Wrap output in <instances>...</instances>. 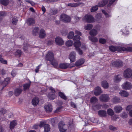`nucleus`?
<instances>
[{
  "mask_svg": "<svg viewBox=\"0 0 132 132\" xmlns=\"http://www.w3.org/2000/svg\"><path fill=\"white\" fill-rule=\"evenodd\" d=\"M75 34L77 35L75 36L73 38V40L74 41V46L75 48L79 52L80 54L82 53V52L79 49V47L81 45V43L80 41V36H81V33L77 30L75 31Z\"/></svg>",
  "mask_w": 132,
  "mask_h": 132,
  "instance_id": "1",
  "label": "nucleus"
},
{
  "mask_svg": "<svg viewBox=\"0 0 132 132\" xmlns=\"http://www.w3.org/2000/svg\"><path fill=\"white\" fill-rule=\"evenodd\" d=\"M97 98L95 96H93L92 97L90 100V102L92 104L93 109L94 110H98L101 107L98 104L95 103L98 101Z\"/></svg>",
  "mask_w": 132,
  "mask_h": 132,
  "instance_id": "2",
  "label": "nucleus"
},
{
  "mask_svg": "<svg viewBox=\"0 0 132 132\" xmlns=\"http://www.w3.org/2000/svg\"><path fill=\"white\" fill-rule=\"evenodd\" d=\"M58 127L60 132H65L67 130L68 127L63 122H61L59 124Z\"/></svg>",
  "mask_w": 132,
  "mask_h": 132,
  "instance_id": "3",
  "label": "nucleus"
},
{
  "mask_svg": "<svg viewBox=\"0 0 132 132\" xmlns=\"http://www.w3.org/2000/svg\"><path fill=\"white\" fill-rule=\"evenodd\" d=\"M49 90L51 92L48 93V97L50 100H53L55 99L56 96L55 94V91L53 88L52 87H50L49 88Z\"/></svg>",
  "mask_w": 132,
  "mask_h": 132,
  "instance_id": "4",
  "label": "nucleus"
},
{
  "mask_svg": "<svg viewBox=\"0 0 132 132\" xmlns=\"http://www.w3.org/2000/svg\"><path fill=\"white\" fill-rule=\"evenodd\" d=\"M82 20L87 22L91 23L95 21V19L91 15H86L82 18Z\"/></svg>",
  "mask_w": 132,
  "mask_h": 132,
  "instance_id": "5",
  "label": "nucleus"
},
{
  "mask_svg": "<svg viewBox=\"0 0 132 132\" xmlns=\"http://www.w3.org/2000/svg\"><path fill=\"white\" fill-rule=\"evenodd\" d=\"M121 86L123 89L125 90H129L132 88V85L129 82H125L121 85Z\"/></svg>",
  "mask_w": 132,
  "mask_h": 132,
  "instance_id": "6",
  "label": "nucleus"
},
{
  "mask_svg": "<svg viewBox=\"0 0 132 132\" xmlns=\"http://www.w3.org/2000/svg\"><path fill=\"white\" fill-rule=\"evenodd\" d=\"M60 19L62 21L65 22H68L70 21V17L66 15L63 14L61 15Z\"/></svg>",
  "mask_w": 132,
  "mask_h": 132,
  "instance_id": "7",
  "label": "nucleus"
},
{
  "mask_svg": "<svg viewBox=\"0 0 132 132\" xmlns=\"http://www.w3.org/2000/svg\"><path fill=\"white\" fill-rule=\"evenodd\" d=\"M111 64L113 67H120L122 66L123 63L121 61L118 60L116 61H112Z\"/></svg>",
  "mask_w": 132,
  "mask_h": 132,
  "instance_id": "8",
  "label": "nucleus"
},
{
  "mask_svg": "<svg viewBox=\"0 0 132 132\" xmlns=\"http://www.w3.org/2000/svg\"><path fill=\"white\" fill-rule=\"evenodd\" d=\"M132 74V70L129 68L125 70L123 73L124 76L125 77L127 78L131 77Z\"/></svg>",
  "mask_w": 132,
  "mask_h": 132,
  "instance_id": "9",
  "label": "nucleus"
},
{
  "mask_svg": "<svg viewBox=\"0 0 132 132\" xmlns=\"http://www.w3.org/2000/svg\"><path fill=\"white\" fill-rule=\"evenodd\" d=\"M53 59H54V55L53 52L51 51H49L46 55V60L51 62Z\"/></svg>",
  "mask_w": 132,
  "mask_h": 132,
  "instance_id": "10",
  "label": "nucleus"
},
{
  "mask_svg": "<svg viewBox=\"0 0 132 132\" xmlns=\"http://www.w3.org/2000/svg\"><path fill=\"white\" fill-rule=\"evenodd\" d=\"M75 65L73 64H70L68 63H63L60 64L59 65V67L60 68L65 69L67 68L68 67L72 68L74 67Z\"/></svg>",
  "mask_w": 132,
  "mask_h": 132,
  "instance_id": "11",
  "label": "nucleus"
},
{
  "mask_svg": "<svg viewBox=\"0 0 132 132\" xmlns=\"http://www.w3.org/2000/svg\"><path fill=\"white\" fill-rule=\"evenodd\" d=\"M122 47L114 46H111L109 47L110 50L111 51L114 52L116 51H122Z\"/></svg>",
  "mask_w": 132,
  "mask_h": 132,
  "instance_id": "12",
  "label": "nucleus"
},
{
  "mask_svg": "<svg viewBox=\"0 0 132 132\" xmlns=\"http://www.w3.org/2000/svg\"><path fill=\"white\" fill-rule=\"evenodd\" d=\"M99 99L102 102H106L108 101L109 98L108 95L103 94L100 97Z\"/></svg>",
  "mask_w": 132,
  "mask_h": 132,
  "instance_id": "13",
  "label": "nucleus"
},
{
  "mask_svg": "<svg viewBox=\"0 0 132 132\" xmlns=\"http://www.w3.org/2000/svg\"><path fill=\"white\" fill-rule=\"evenodd\" d=\"M44 108L45 111L47 113L51 112L53 110L52 106L50 104L45 105L44 106Z\"/></svg>",
  "mask_w": 132,
  "mask_h": 132,
  "instance_id": "14",
  "label": "nucleus"
},
{
  "mask_svg": "<svg viewBox=\"0 0 132 132\" xmlns=\"http://www.w3.org/2000/svg\"><path fill=\"white\" fill-rule=\"evenodd\" d=\"M55 41L56 44L61 45L63 44L64 42L62 39L60 37H57L55 38Z\"/></svg>",
  "mask_w": 132,
  "mask_h": 132,
  "instance_id": "15",
  "label": "nucleus"
},
{
  "mask_svg": "<svg viewBox=\"0 0 132 132\" xmlns=\"http://www.w3.org/2000/svg\"><path fill=\"white\" fill-rule=\"evenodd\" d=\"M76 54L74 52H71L69 55V58L71 62H73L75 60Z\"/></svg>",
  "mask_w": 132,
  "mask_h": 132,
  "instance_id": "16",
  "label": "nucleus"
},
{
  "mask_svg": "<svg viewBox=\"0 0 132 132\" xmlns=\"http://www.w3.org/2000/svg\"><path fill=\"white\" fill-rule=\"evenodd\" d=\"M101 88L98 86L95 89L94 93L96 96H98L102 93Z\"/></svg>",
  "mask_w": 132,
  "mask_h": 132,
  "instance_id": "17",
  "label": "nucleus"
},
{
  "mask_svg": "<svg viewBox=\"0 0 132 132\" xmlns=\"http://www.w3.org/2000/svg\"><path fill=\"white\" fill-rule=\"evenodd\" d=\"M119 93L120 96L124 97H127L129 95L127 92L123 90H121L119 92Z\"/></svg>",
  "mask_w": 132,
  "mask_h": 132,
  "instance_id": "18",
  "label": "nucleus"
},
{
  "mask_svg": "<svg viewBox=\"0 0 132 132\" xmlns=\"http://www.w3.org/2000/svg\"><path fill=\"white\" fill-rule=\"evenodd\" d=\"M114 109L116 113H119L122 111V109L121 106H116L114 107Z\"/></svg>",
  "mask_w": 132,
  "mask_h": 132,
  "instance_id": "19",
  "label": "nucleus"
},
{
  "mask_svg": "<svg viewBox=\"0 0 132 132\" xmlns=\"http://www.w3.org/2000/svg\"><path fill=\"white\" fill-rule=\"evenodd\" d=\"M46 36L45 31L43 29H41L40 31L39 36L40 38H42Z\"/></svg>",
  "mask_w": 132,
  "mask_h": 132,
  "instance_id": "20",
  "label": "nucleus"
},
{
  "mask_svg": "<svg viewBox=\"0 0 132 132\" xmlns=\"http://www.w3.org/2000/svg\"><path fill=\"white\" fill-rule=\"evenodd\" d=\"M101 85L105 89H107L109 87V84L106 81H102L101 82Z\"/></svg>",
  "mask_w": 132,
  "mask_h": 132,
  "instance_id": "21",
  "label": "nucleus"
},
{
  "mask_svg": "<svg viewBox=\"0 0 132 132\" xmlns=\"http://www.w3.org/2000/svg\"><path fill=\"white\" fill-rule=\"evenodd\" d=\"M84 59H81L76 62L75 65L77 66H79L82 64L84 63Z\"/></svg>",
  "mask_w": 132,
  "mask_h": 132,
  "instance_id": "22",
  "label": "nucleus"
},
{
  "mask_svg": "<svg viewBox=\"0 0 132 132\" xmlns=\"http://www.w3.org/2000/svg\"><path fill=\"white\" fill-rule=\"evenodd\" d=\"M17 125V122L16 120H13L10 122V127L11 129H13Z\"/></svg>",
  "mask_w": 132,
  "mask_h": 132,
  "instance_id": "23",
  "label": "nucleus"
},
{
  "mask_svg": "<svg viewBox=\"0 0 132 132\" xmlns=\"http://www.w3.org/2000/svg\"><path fill=\"white\" fill-rule=\"evenodd\" d=\"M98 113V115L101 117H105L106 116V111L102 110L99 111Z\"/></svg>",
  "mask_w": 132,
  "mask_h": 132,
  "instance_id": "24",
  "label": "nucleus"
},
{
  "mask_svg": "<svg viewBox=\"0 0 132 132\" xmlns=\"http://www.w3.org/2000/svg\"><path fill=\"white\" fill-rule=\"evenodd\" d=\"M89 39L93 42L96 43L98 41V38L95 37L89 36L88 37Z\"/></svg>",
  "mask_w": 132,
  "mask_h": 132,
  "instance_id": "25",
  "label": "nucleus"
},
{
  "mask_svg": "<svg viewBox=\"0 0 132 132\" xmlns=\"http://www.w3.org/2000/svg\"><path fill=\"white\" fill-rule=\"evenodd\" d=\"M27 23L29 25H33L35 23V20L33 18H29L27 20Z\"/></svg>",
  "mask_w": 132,
  "mask_h": 132,
  "instance_id": "26",
  "label": "nucleus"
},
{
  "mask_svg": "<svg viewBox=\"0 0 132 132\" xmlns=\"http://www.w3.org/2000/svg\"><path fill=\"white\" fill-rule=\"evenodd\" d=\"M93 28V25L90 24H88L85 25L84 28L86 30H90Z\"/></svg>",
  "mask_w": 132,
  "mask_h": 132,
  "instance_id": "27",
  "label": "nucleus"
},
{
  "mask_svg": "<svg viewBox=\"0 0 132 132\" xmlns=\"http://www.w3.org/2000/svg\"><path fill=\"white\" fill-rule=\"evenodd\" d=\"M89 34L92 36H95L97 34V32L95 29H93L90 31Z\"/></svg>",
  "mask_w": 132,
  "mask_h": 132,
  "instance_id": "28",
  "label": "nucleus"
},
{
  "mask_svg": "<svg viewBox=\"0 0 132 132\" xmlns=\"http://www.w3.org/2000/svg\"><path fill=\"white\" fill-rule=\"evenodd\" d=\"M50 126L48 124H46L44 126V132H48L50 130Z\"/></svg>",
  "mask_w": 132,
  "mask_h": 132,
  "instance_id": "29",
  "label": "nucleus"
},
{
  "mask_svg": "<svg viewBox=\"0 0 132 132\" xmlns=\"http://www.w3.org/2000/svg\"><path fill=\"white\" fill-rule=\"evenodd\" d=\"M39 102L38 98L37 97H35L32 99V103L34 105H36Z\"/></svg>",
  "mask_w": 132,
  "mask_h": 132,
  "instance_id": "30",
  "label": "nucleus"
},
{
  "mask_svg": "<svg viewBox=\"0 0 132 132\" xmlns=\"http://www.w3.org/2000/svg\"><path fill=\"white\" fill-rule=\"evenodd\" d=\"M50 63L55 68L58 65L57 61L54 59L51 62H50Z\"/></svg>",
  "mask_w": 132,
  "mask_h": 132,
  "instance_id": "31",
  "label": "nucleus"
},
{
  "mask_svg": "<svg viewBox=\"0 0 132 132\" xmlns=\"http://www.w3.org/2000/svg\"><path fill=\"white\" fill-rule=\"evenodd\" d=\"M121 79V77L120 75L115 76L114 79V82H116L120 81Z\"/></svg>",
  "mask_w": 132,
  "mask_h": 132,
  "instance_id": "32",
  "label": "nucleus"
},
{
  "mask_svg": "<svg viewBox=\"0 0 132 132\" xmlns=\"http://www.w3.org/2000/svg\"><path fill=\"white\" fill-rule=\"evenodd\" d=\"M22 90L21 89L18 88L16 89L14 91V94L16 96L19 95L21 93Z\"/></svg>",
  "mask_w": 132,
  "mask_h": 132,
  "instance_id": "33",
  "label": "nucleus"
},
{
  "mask_svg": "<svg viewBox=\"0 0 132 132\" xmlns=\"http://www.w3.org/2000/svg\"><path fill=\"white\" fill-rule=\"evenodd\" d=\"M10 79V78H6L3 82V86H4V87L6 86L8 84Z\"/></svg>",
  "mask_w": 132,
  "mask_h": 132,
  "instance_id": "34",
  "label": "nucleus"
},
{
  "mask_svg": "<svg viewBox=\"0 0 132 132\" xmlns=\"http://www.w3.org/2000/svg\"><path fill=\"white\" fill-rule=\"evenodd\" d=\"M112 101L113 103H116L120 102V99L118 97H115L112 99Z\"/></svg>",
  "mask_w": 132,
  "mask_h": 132,
  "instance_id": "35",
  "label": "nucleus"
},
{
  "mask_svg": "<svg viewBox=\"0 0 132 132\" xmlns=\"http://www.w3.org/2000/svg\"><path fill=\"white\" fill-rule=\"evenodd\" d=\"M122 51H126L129 52H132V47L125 48L122 47Z\"/></svg>",
  "mask_w": 132,
  "mask_h": 132,
  "instance_id": "36",
  "label": "nucleus"
},
{
  "mask_svg": "<svg viewBox=\"0 0 132 132\" xmlns=\"http://www.w3.org/2000/svg\"><path fill=\"white\" fill-rule=\"evenodd\" d=\"M39 30L38 28V27H36L34 28L32 31V34L34 35H36L38 34Z\"/></svg>",
  "mask_w": 132,
  "mask_h": 132,
  "instance_id": "37",
  "label": "nucleus"
},
{
  "mask_svg": "<svg viewBox=\"0 0 132 132\" xmlns=\"http://www.w3.org/2000/svg\"><path fill=\"white\" fill-rule=\"evenodd\" d=\"M74 33L73 31L70 32L68 36V37L69 39L73 38L74 36Z\"/></svg>",
  "mask_w": 132,
  "mask_h": 132,
  "instance_id": "38",
  "label": "nucleus"
},
{
  "mask_svg": "<svg viewBox=\"0 0 132 132\" xmlns=\"http://www.w3.org/2000/svg\"><path fill=\"white\" fill-rule=\"evenodd\" d=\"M0 2L2 4L6 6L8 4L9 1L8 0H1Z\"/></svg>",
  "mask_w": 132,
  "mask_h": 132,
  "instance_id": "39",
  "label": "nucleus"
},
{
  "mask_svg": "<svg viewBox=\"0 0 132 132\" xmlns=\"http://www.w3.org/2000/svg\"><path fill=\"white\" fill-rule=\"evenodd\" d=\"M107 113L108 115L112 116L114 114V112L110 108L108 109L107 110Z\"/></svg>",
  "mask_w": 132,
  "mask_h": 132,
  "instance_id": "40",
  "label": "nucleus"
},
{
  "mask_svg": "<svg viewBox=\"0 0 132 132\" xmlns=\"http://www.w3.org/2000/svg\"><path fill=\"white\" fill-rule=\"evenodd\" d=\"M21 51L20 50H18L14 53L15 55L18 57H20L21 55Z\"/></svg>",
  "mask_w": 132,
  "mask_h": 132,
  "instance_id": "41",
  "label": "nucleus"
},
{
  "mask_svg": "<svg viewBox=\"0 0 132 132\" xmlns=\"http://www.w3.org/2000/svg\"><path fill=\"white\" fill-rule=\"evenodd\" d=\"M59 96L65 100L67 99V97L64 94L61 92H59L58 93Z\"/></svg>",
  "mask_w": 132,
  "mask_h": 132,
  "instance_id": "42",
  "label": "nucleus"
},
{
  "mask_svg": "<svg viewBox=\"0 0 132 132\" xmlns=\"http://www.w3.org/2000/svg\"><path fill=\"white\" fill-rule=\"evenodd\" d=\"M73 44V42L72 40H69L66 42L65 44L67 46L70 47Z\"/></svg>",
  "mask_w": 132,
  "mask_h": 132,
  "instance_id": "43",
  "label": "nucleus"
},
{
  "mask_svg": "<svg viewBox=\"0 0 132 132\" xmlns=\"http://www.w3.org/2000/svg\"><path fill=\"white\" fill-rule=\"evenodd\" d=\"M80 47H81V48L83 50H85L86 48V45H85V44H82V45L81 44L80 45V46H79V49H80V50H81V51L82 52V51L80 50ZM76 50L78 51V53H79V54H80V55H81L82 54V53L81 54H80L79 52L75 48Z\"/></svg>",
  "mask_w": 132,
  "mask_h": 132,
  "instance_id": "44",
  "label": "nucleus"
},
{
  "mask_svg": "<svg viewBox=\"0 0 132 132\" xmlns=\"http://www.w3.org/2000/svg\"><path fill=\"white\" fill-rule=\"evenodd\" d=\"M0 62L1 63L4 64H7V62L6 60H4L2 58V57L1 55H0Z\"/></svg>",
  "mask_w": 132,
  "mask_h": 132,
  "instance_id": "45",
  "label": "nucleus"
},
{
  "mask_svg": "<svg viewBox=\"0 0 132 132\" xmlns=\"http://www.w3.org/2000/svg\"><path fill=\"white\" fill-rule=\"evenodd\" d=\"M18 18L16 17H14L13 19L12 20V23L13 24L16 25L18 22Z\"/></svg>",
  "mask_w": 132,
  "mask_h": 132,
  "instance_id": "46",
  "label": "nucleus"
},
{
  "mask_svg": "<svg viewBox=\"0 0 132 132\" xmlns=\"http://www.w3.org/2000/svg\"><path fill=\"white\" fill-rule=\"evenodd\" d=\"M31 82L29 84H26L23 85L24 90H25L29 89L30 84Z\"/></svg>",
  "mask_w": 132,
  "mask_h": 132,
  "instance_id": "47",
  "label": "nucleus"
},
{
  "mask_svg": "<svg viewBox=\"0 0 132 132\" xmlns=\"http://www.w3.org/2000/svg\"><path fill=\"white\" fill-rule=\"evenodd\" d=\"M98 6L96 5L92 7L91 9V11L94 12L96 11L98 9Z\"/></svg>",
  "mask_w": 132,
  "mask_h": 132,
  "instance_id": "48",
  "label": "nucleus"
},
{
  "mask_svg": "<svg viewBox=\"0 0 132 132\" xmlns=\"http://www.w3.org/2000/svg\"><path fill=\"white\" fill-rule=\"evenodd\" d=\"M106 40L103 38H100L99 39V43L102 44H104L106 42Z\"/></svg>",
  "mask_w": 132,
  "mask_h": 132,
  "instance_id": "49",
  "label": "nucleus"
},
{
  "mask_svg": "<svg viewBox=\"0 0 132 132\" xmlns=\"http://www.w3.org/2000/svg\"><path fill=\"white\" fill-rule=\"evenodd\" d=\"M77 4H78L76 3H69L68 4V5L71 7H75L77 6Z\"/></svg>",
  "mask_w": 132,
  "mask_h": 132,
  "instance_id": "50",
  "label": "nucleus"
},
{
  "mask_svg": "<svg viewBox=\"0 0 132 132\" xmlns=\"http://www.w3.org/2000/svg\"><path fill=\"white\" fill-rule=\"evenodd\" d=\"M45 122L44 121H41L40 122V123L39 125V126L40 127H44V126L46 125Z\"/></svg>",
  "mask_w": 132,
  "mask_h": 132,
  "instance_id": "51",
  "label": "nucleus"
},
{
  "mask_svg": "<svg viewBox=\"0 0 132 132\" xmlns=\"http://www.w3.org/2000/svg\"><path fill=\"white\" fill-rule=\"evenodd\" d=\"M102 12L104 14L106 17H110L111 15L109 14H108L106 13L105 11L104 10H102Z\"/></svg>",
  "mask_w": 132,
  "mask_h": 132,
  "instance_id": "52",
  "label": "nucleus"
},
{
  "mask_svg": "<svg viewBox=\"0 0 132 132\" xmlns=\"http://www.w3.org/2000/svg\"><path fill=\"white\" fill-rule=\"evenodd\" d=\"M42 65V64H40L38 66L36 67V68L35 69V72L36 73L38 72L39 69H40V67Z\"/></svg>",
  "mask_w": 132,
  "mask_h": 132,
  "instance_id": "53",
  "label": "nucleus"
},
{
  "mask_svg": "<svg viewBox=\"0 0 132 132\" xmlns=\"http://www.w3.org/2000/svg\"><path fill=\"white\" fill-rule=\"evenodd\" d=\"M117 128L112 125L110 126V129L112 130H116Z\"/></svg>",
  "mask_w": 132,
  "mask_h": 132,
  "instance_id": "54",
  "label": "nucleus"
},
{
  "mask_svg": "<svg viewBox=\"0 0 132 132\" xmlns=\"http://www.w3.org/2000/svg\"><path fill=\"white\" fill-rule=\"evenodd\" d=\"M28 48V45L27 44H24L23 49L24 51H26Z\"/></svg>",
  "mask_w": 132,
  "mask_h": 132,
  "instance_id": "55",
  "label": "nucleus"
},
{
  "mask_svg": "<svg viewBox=\"0 0 132 132\" xmlns=\"http://www.w3.org/2000/svg\"><path fill=\"white\" fill-rule=\"evenodd\" d=\"M118 118V117L117 115H114L112 117V119L114 121L116 120V119Z\"/></svg>",
  "mask_w": 132,
  "mask_h": 132,
  "instance_id": "56",
  "label": "nucleus"
},
{
  "mask_svg": "<svg viewBox=\"0 0 132 132\" xmlns=\"http://www.w3.org/2000/svg\"><path fill=\"white\" fill-rule=\"evenodd\" d=\"M16 74L15 71L14 70H12L11 73V75L14 77L15 76Z\"/></svg>",
  "mask_w": 132,
  "mask_h": 132,
  "instance_id": "57",
  "label": "nucleus"
},
{
  "mask_svg": "<svg viewBox=\"0 0 132 132\" xmlns=\"http://www.w3.org/2000/svg\"><path fill=\"white\" fill-rule=\"evenodd\" d=\"M6 15V13L5 12H1L0 14L1 16H5Z\"/></svg>",
  "mask_w": 132,
  "mask_h": 132,
  "instance_id": "58",
  "label": "nucleus"
},
{
  "mask_svg": "<svg viewBox=\"0 0 132 132\" xmlns=\"http://www.w3.org/2000/svg\"><path fill=\"white\" fill-rule=\"evenodd\" d=\"M127 117V114L125 113H122L121 117L123 118H126Z\"/></svg>",
  "mask_w": 132,
  "mask_h": 132,
  "instance_id": "59",
  "label": "nucleus"
},
{
  "mask_svg": "<svg viewBox=\"0 0 132 132\" xmlns=\"http://www.w3.org/2000/svg\"><path fill=\"white\" fill-rule=\"evenodd\" d=\"M131 109H132V105H128L126 108V110L128 111Z\"/></svg>",
  "mask_w": 132,
  "mask_h": 132,
  "instance_id": "60",
  "label": "nucleus"
},
{
  "mask_svg": "<svg viewBox=\"0 0 132 132\" xmlns=\"http://www.w3.org/2000/svg\"><path fill=\"white\" fill-rule=\"evenodd\" d=\"M0 112H1L3 114H4L6 112V111L5 109L2 108L0 110Z\"/></svg>",
  "mask_w": 132,
  "mask_h": 132,
  "instance_id": "61",
  "label": "nucleus"
},
{
  "mask_svg": "<svg viewBox=\"0 0 132 132\" xmlns=\"http://www.w3.org/2000/svg\"><path fill=\"white\" fill-rule=\"evenodd\" d=\"M39 126L38 125H35L33 126V128L34 129H37L38 128Z\"/></svg>",
  "mask_w": 132,
  "mask_h": 132,
  "instance_id": "62",
  "label": "nucleus"
},
{
  "mask_svg": "<svg viewBox=\"0 0 132 132\" xmlns=\"http://www.w3.org/2000/svg\"><path fill=\"white\" fill-rule=\"evenodd\" d=\"M80 18H79L77 16L75 17V19L76 22L78 21L80 19Z\"/></svg>",
  "mask_w": 132,
  "mask_h": 132,
  "instance_id": "63",
  "label": "nucleus"
},
{
  "mask_svg": "<svg viewBox=\"0 0 132 132\" xmlns=\"http://www.w3.org/2000/svg\"><path fill=\"white\" fill-rule=\"evenodd\" d=\"M62 108V107L61 106L58 108L56 110H55V112H57L59 111V110Z\"/></svg>",
  "mask_w": 132,
  "mask_h": 132,
  "instance_id": "64",
  "label": "nucleus"
}]
</instances>
